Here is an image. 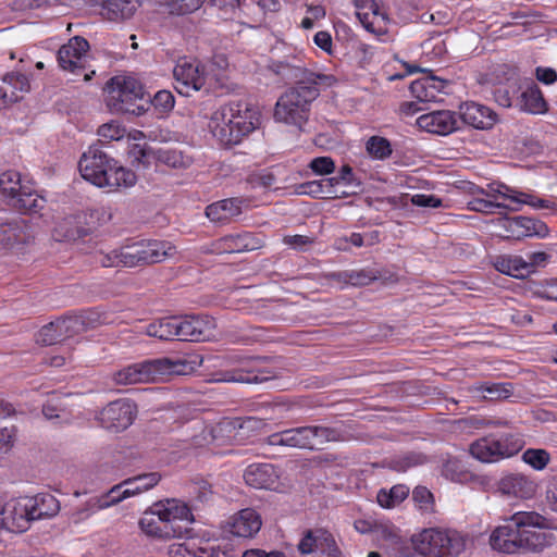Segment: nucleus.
<instances>
[{
    "instance_id": "1",
    "label": "nucleus",
    "mask_w": 557,
    "mask_h": 557,
    "mask_svg": "<svg viewBox=\"0 0 557 557\" xmlns=\"http://www.w3.org/2000/svg\"><path fill=\"white\" fill-rule=\"evenodd\" d=\"M334 82L335 77L332 75L309 74L307 81L298 82L277 99L274 120L304 132L310 116L311 104L320 95L318 86H331Z\"/></svg>"
},
{
    "instance_id": "2",
    "label": "nucleus",
    "mask_w": 557,
    "mask_h": 557,
    "mask_svg": "<svg viewBox=\"0 0 557 557\" xmlns=\"http://www.w3.org/2000/svg\"><path fill=\"white\" fill-rule=\"evenodd\" d=\"M260 124V112L243 100H232L216 109L210 119L209 128L221 145H238Z\"/></svg>"
},
{
    "instance_id": "3",
    "label": "nucleus",
    "mask_w": 557,
    "mask_h": 557,
    "mask_svg": "<svg viewBox=\"0 0 557 557\" xmlns=\"http://www.w3.org/2000/svg\"><path fill=\"white\" fill-rule=\"evenodd\" d=\"M78 169L84 180L100 188L116 190L136 184V174L109 157L97 146H90L81 157Z\"/></svg>"
},
{
    "instance_id": "4",
    "label": "nucleus",
    "mask_w": 557,
    "mask_h": 557,
    "mask_svg": "<svg viewBox=\"0 0 557 557\" xmlns=\"http://www.w3.org/2000/svg\"><path fill=\"white\" fill-rule=\"evenodd\" d=\"M174 253L175 247L169 242L140 240L108 252L99 251L95 255V261L103 268H133L161 262Z\"/></svg>"
},
{
    "instance_id": "5",
    "label": "nucleus",
    "mask_w": 557,
    "mask_h": 557,
    "mask_svg": "<svg viewBox=\"0 0 557 557\" xmlns=\"http://www.w3.org/2000/svg\"><path fill=\"white\" fill-rule=\"evenodd\" d=\"M471 193L475 196V198L469 201L468 206L471 210L478 212H491L494 208L509 207L508 205L495 203L492 200L481 198V196L496 197V195L512 202L515 205L513 207H511L512 210H520L522 205H527L534 210H553L556 208L555 202H553L549 199L541 198L532 193H524L517 189H512L506 185H498L497 188H494L491 185L490 191H486L481 187L474 186L471 189Z\"/></svg>"
},
{
    "instance_id": "6",
    "label": "nucleus",
    "mask_w": 557,
    "mask_h": 557,
    "mask_svg": "<svg viewBox=\"0 0 557 557\" xmlns=\"http://www.w3.org/2000/svg\"><path fill=\"white\" fill-rule=\"evenodd\" d=\"M144 87L133 76H114L106 88V103L112 113L141 115L146 109L138 103L144 98Z\"/></svg>"
},
{
    "instance_id": "7",
    "label": "nucleus",
    "mask_w": 557,
    "mask_h": 557,
    "mask_svg": "<svg viewBox=\"0 0 557 557\" xmlns=\"http://www.w3.org/2000/svg\"><path fill=\"white\" fill-rule=\"evenodd\" d=\"M509 521L519 528L520 552H542L555 541L554 534L545 531L549 520L539 512L518 511Z\"/></svg>"
},
{
    "instance_id": "8",
    "label": "nucleus",
    "mask_w": 557,
    "mask_h": 557,
    "mask_svg": "<svg viewBox=\"0 0 557 557\" xmlns=\"http://www.w3.org/2000/svg\"><path fill=\"white\" fill-rule=\"evenodd\" d=\"M412 542L414 549L425 557L458 556L466 548V539L454 530L425 529Z\"/></svg>"
},
{
    "instance_id": "9",
    "label": "nucleus",
    "mask_w": 557,
    "mask_h": 557,
    "mask_svg": "<svg viewBox=\"0 0 557 557\" xmlns=\"http://www.w3.org/2000/svg\"><path fill=\"white\" fill-rule=\"evenodd\" d=\"M336 430L325 426H300L273 433L267 437L271 446H285L301 449H317L321 445L337 441Z\"/></svg>"
},
{
    "instance_id": "10",
    "label": "nucleus",
    "mask_w": 557,
    "mask_h": 557,
    "mask_svg": "<svg viewBox=\"0 0 557 557\" xmlns=\"http://www.w3.org/2000/svg\"><path fill=\"white\" fill-rule=\"evenodd\" d=\"M523 438L516 433L490 434L474 441L469 451L481 462L493 463L517 455L524 446Z\"/></svg>"
},
{
    "instance_id": "11",
    "label": "nucleus",
    "mask_w": 557,
    "mask_h": 557,
    "mask_svg": "<svg viewBox=\"0 0 557 557\" xmlns=\"http://www.w3.org/2000/svg\"><path fill=\"white\" fill-rule=\"evenodd\" d=\"M261 421L259 419L249 417L242 422L222 420L209 426L212 453L224 454L231 446L246 444L251 436V432L257 429Z\"/></svg>"
},
{
    "instance_id": "12",
    "label": "nucleus",
    "mask_w": 557,
    "mask_h": 557,
    "mask_svg": "<svg viewBox=\"0 0 557 557\" xmlns=\"http://www.w3.org/2000/svg\"><path fill=\"white\" fill-rule=\"evenodd\" d=\"M537 480L523 472H506L495 483V495L511 504L533 499L539 491Z\"/></svg>"
},
{
    "instance_id": "13",
    "label": "nucleus",
    "mask_w": 557,
    "mask_h": 557,
    "mask_svg": "<svg viewBox=\"0 0 557 557\" xmlns=\"http://www.w3.org/2000/svg\"><path fill=\"white\" fill-rule=\"evenodd\" d=\"M89 44L81 37L75 36L63 45L58 51V63L63 71L74 75L83 74L84 81L88 82L95 75V71L86 72Z\"/></svg>"
},
{
    "instance_id": "14",
    "label": "nucleus",
    "mask_w": 557,
    "mask_h": 557,
    "mask_svg": "<svg viewBox=\"0 0 557 557\" xmlns=\"http://www.w3.org/2000/svg\"><path fill=\"white\" fill-rule=\"evenodd\" d=\"M173 75L176 82V90L185 96H189L190 91L200 90L207 78L205 65L198 60L187 58L178 60L173 70Z\"/></svg>"
},
{
    "instance_id": "15",
    "label": "nucleus",
    "mask_w": 557,
    "mask_h": 557,
    "mask_svg": "<svg viewBox=\"0 0 557 557\" xmlns=\"http://www.w3.org/2000/svg\"><path fill=\"white\" fill-rule=\"evenodd\" d=\"M2 530L10 532H24L33 521L32 504L29 496L9 499L3 506L0 505Z\"/></svg>"
},
{
    "instance_id": "16",
    "label": "nucleus",
    "mask_w": 557,
    "mask_h": 557,
    "mask_svg": "<svg viewBox=\"0 0 557 557\" xmlns=\"http://www.w3.org/2000/svg\"><path fill=\"white\" fill-rule=\"evenodd\" d=\"M132 153L144 166H148L152 160L160 165L176 170L187 169L191 164V158L176 149H152L147 146H135Z\"/></svg>"
},
{
    "instance_id": "17",
    "label": "nucleus",
    "mask_w": 557,
    "mask_h": 557,
    "mask_svg": "<svg viewBox=\"0 0 557 557\" xmlns=\"http://www.w3.org/2000/svg\"><path fill=\"white\" fill-rule=\"evenodd\" d=\"M83 327L84 319L82 315L60 318L44 325L37 333L36 342L41 345H54L77 334Z\"/></svg>"
},
{
    "instance_id": "18",
    "label": "nucleus",
    "mask_w": 557,
    "mask_h": 557,
    "mask_svg": "<svg viewBox=\"0 0 557 557\" xmlns=\"http://www.w3.org/2000/svg\"><path fill=\"white\" fill-rule=\"evenodd\" d=\"M215 321L209 315L177 317V339L206 342L214 337Z\"/></svg>"
},
{
    "instance_id": "19",
    "label": "nucleus",
    "mask_w": 557,
    "mask_h": 557,
    "mask_svg": "<svg viewBox=\"0 0 557 557\" xmlns=\"http://www.w3.org/2000/svg\"><path fill=\"white\" fill-rule=\"evenodd\" d=\"M136 407L128 400H116L103 408L97 419L102 428L121 432L127 429L134 421Z\"/></svg>"
},
{
    "instance_id": "20",
    "label": "nucleus",
    "mask_w": 557,
    "mask_h": 557,
    "mask_svg": "<svg viewBox=\"0 0 557 557\" xmlns=\"http://www.w3.org/2000/svg\"><path fill=\"white\" fill-rule=\"evenodd\" d=\"M33 239L29 226L23 218L10 216L0 222V246L4 250H21Z\"/></svg>"
},
{
    "instance_id": "21",
    "label": "nucleus",
    "mask_w": 557,
    "mask_h": 557,
    "mask_svg": "<svg viewBox=\"0 0 557 557\" xmlns=\"http://www.w3.org/2000/svg\"><path fill=\"white\" fill-rule=\"evenodd\" d=\"M140 531L148 537L159 541H170L182 537L186 531L183 527H170L157 511L149 506L138 521Z\"/></svg>"
},
{
    "instance_id": "22",
    "label": "nucleus",
    "mask_w": 557,
    "mask_h": 557,
    "mask_svg": "<svg viewBox=\"0 0 557 557\" xmlns=\"http://www.w3.org/2000/svg\"><path fill=\"white\" fill-rule=\"evenodd\" d=\"M354 4L358 20L369 33L377 36L387 33L388 15L375 0H354Z\"/></svg>"
},
{
    "instance_id": "23",
    "label": "nucleus",
    "mask_w": 557,
    "mask_h": 557,
    "mask_svg": "<svg viewBox=\"0 0 557 557\" xmlns=\"http://www.w3.org/2000/svg\"><path fill=\"white\" fill-rule=\"evenodd\" d=\"M499 225L506 232V237L515 239L529 236L544 238L549 233L544 222L527 216L505 218L499 221Z\"/></svg>"
},
{
    "instance_id": "24",
    "label": "nucleus",
    "mask_w": 557,
    "mask_h": 557,
    "mask_svg": "<svg viewBox=\"0 0 557 557\" xmlns=\"http://www.w3.org/2000/svg\"><path fill=\"white\" fill-rule=\"evenodd\" d=\"M151 507L170 527H182L181 522L191 524L195 521L190 507L182 499L165 498L153 503Z\"/></svg>"
},
{
    "instance_id": "25",
    "label": "nucleus",
    "mask_w": 557,
    "mask_h": 557,
    "mask_svg": "<svg viewBox=\"0 0 557 557\" xmlns=\"http://www.w3.org/2000/svg\"><path fill=\"white\" fill-rule=\"evenodd\" d=\"M112 379L117 385L141 384L158 381L154 359L128 364L114 372Z\"/></svg>"
},
{
    "instance_id": "26",
    "label": "nucleus",
    "mask_w": 557,
    "mask_h": 557,
    "mask_svg": "<svg viewBox=\"0 0 557 557\" xmlns=\"http://www.w3.org/2000/svg\"><path fill=\"white\" fill-rule=\"evenodd\" d=\"M417 124L429 133L445 136L458 129L459 117L456 112L449 110L433 111L420 115Z\"/></svg>"
},
{
    "instance_id": "27",
    "label": "nucleus",
    "mask_w": 557,
    "mask_h": 557,
    "mask_svg": "<svg viewBox=\"0 0 557 557\" xmlns=\"http://www.w3.org/2000/svg\"><path fill=\"white\" fill-rule=\"evenodd\" d=\"M157 379L163 380L171 375H187L194 372L202 363L199 355H189L176 358L154 359Z\"/></svg>"
},
{
    "instance_id": "28",
    "label": "nucleus",
    "mask_w": 557,
    "mask_h": 557,
    "mask_svg": "<svg viewBox=\"0 0 557 557\" xmlns=\"http://www.w3.org/2000/svg\"><path fill=\"white\" fill-rule=\"evenodd\" d=\"M262 242L251 233L231 234L214 240L211 251L214 253H238L259 249Z\"/></svg>"
},
{
    "instance_id": "29",
    "label": "nucleus",
    "mask_w": 557,
    "mask_h": 557,
    "mask_svg": "<svg viewBox=\"0 0 557 557\" xmlns=\"http://www.w3.org/2000/svg\"><path fill=\"white\" fill-rule=\"evenodd\" d=\"M260 359L240 360L238 368L220 373L215 381L242 383H261L268 381L271 376L260 369Z\"/></svg>"
},
{
    "instance_id": "30",
    "label": "nucleus",
    "mask_w": 557,
    "mask_h": 557,
    "mask_svg": "<svg viewBox=\"0 0 557 557\" xmlns=\"http://www.w3.org/2000/svg\"><path fill=\"white\" fill-rule=\"evenodd\" d=\"M449 83L436 76H424L411 83L410 92L419 102L441 101L442 95L447 94Z\"/></svg>"
},
{
    "instance_id": "31",
    "label": "nucleus",
    "mask_w": 557,
    "mask_h": 557,
    "mask_svg": "<svg viewBox=\"0 0 557 557\" xmlns=\"http://www.w3.org/2000/svg\"><path fill=\"white\" fill-rule=\"evenodd\" d=\"M458 117L478 129H490L497 121V115L491 108L472 101L460 106Z\"/></svg>"
},
{
    "instance_id": "32",
    "label": "nucleus",
    "mask_w": 557,
    "mask_h": 557,
    "mask_svg": "<svg viewBox=\"0 0 557 557\" xmlns=\"http://www.w3.org/2000/svg\"><path fill=\"white\" fill-rule=\"evenodd\" d=\"M280 474L271 463H252L244 472L245 482L255 488H275L278 484Z\"/></svg>"
},
{
    "instance_id": "33",
    "label": "nucleus",
    "mask_w": 557,
    "mask_h": 557,
    "mask_svg": "<svg viewBox=\"0 0 557 557\" xmlns=\"http://www.w3.org/2000/svg\"><path fill=\"white\" fill-rule=\"evenodd\" d=\"M493 549L504 554L520 553L519 528L512 522L497 527L490 536Z\"/></svg>"
},
{
    "instance_id": "34",
    "label": "nucleus",
    "mask_w": 557,
    "mask_h": 557,
    "mask_svg": "<svg viewBox=\"0 0 557 557\" xmlns=\"http://www.w3.org/2000/svg\"><path fill=\"white\" fill-rule=\"evenodd\" d=\"M262 521L259 513L246 508L235 515L228 523V531L238 537H252L261 528Z\"/></svg>"
},
{
    "instance_id": "35",
    "label": "nucleus",
    "mask_w": 557,
    "mask_h": 557,
    "mask_svg": "<svg viewBox=\"0 0 557 557\" xmlns=\"http://www.w3.org/2000/svg\"><path fill=\"white\" fill-rule=\"evenodd\" d=\"M140 4V0H103L100 14L106 20L121 22L131 18Z\"/></svg>"
},
{
    "instance_id": "36",
    "label": "nucleus",
    "mask_w": 557,
    "mask_h": 557,
    "mask_svg": "<svg viewBox=\"0 0 557 557\" xmlns=\"http://www.w3.org/2000/svg\"><path fill=\"white\" fill-rule=\"evenodd\" d=\"M243 200L227 198L215 201L206 208V215L212 222L225 223L242 214Z\"/></svg>"
},
{
    "instance_id": "37",
    "label": "nucleus",
    "mask_w": 557,
    "mask_h": 557,
    "mask_svg": "<svg viewBox=\"0 0 557 557\" xmlns=\"http://www.w3.org/2000/svg\"><path fill=\"white\" fill-rule=\"evenodd\" d=\"M518 106L521 111L530 114H544L548 110L541 89L535 84L529 85L520 95Z\"/></svg>"
},
{
    "instance_id": "38",
    "label": "nucleus",
    "mask_w": 557,
    "mask_h": 557,
    "mask_svg": "<svg viewBox=\"0 0 557 557\" xmlns=\"http://www.w3.org/2000/svg\"><path fill=\"white\" fill-rule=\"evenodd\" d=\"M29 185V182L23 181L21 174L14 170H8L0 174V193L11 205L22 193V189Z\"/></svg>"
},
{
    "instance_id": "39",
    "label": "nucleus",
    "mask_w": 557,
    "mask_h": 557,
    "mask_svg": "<svg viewBox=\"0 0 557 557\" xmlns=\"http://www.w3.org/2000/svg\"><path fill=\"white\" fill-rule=\"evenodd\" d=\"M33 521L54 517L60 510L59 500L51 494L30 497Z\"/></svg>"
},
{
    "instance_id": "40",
    "label": "nucleus",
    "mask_w": 557,
    "mask_h": 557,
    "mask_svg": "<svg viewBox=\"0 0 557 557\" xmlns=\"http://www.w3.org/2000/svg\"><path fill=\"white\" fill-rule=\"evenodd\" d=\"M45 203V198L37 195L29 184L10 206L23 213H38L44 209Z\"/></svg>"
},
{
    "instance_id": "41",
    "label": "nucleus",
    "mask_w": 557,
    "mask_h": 557,
    "mask_svg": "<svg viewBox=\"0 0 557 557\" xmlns=\"http://www.w3.org/2000/svg\"><path fill=\"white\" fill-rule=\"evenodd\" d=\"M493 264L498 272L512 277H523L528 274L527 261L520 256H498L495 258Z\"/></svg>"
},
{
    "instance_id": "42",
    "label": "nucleus",
    "mask_w": 557,
    "mask_h": 557,
    "mask_svg": "<svg viewBox=\"0 0 557 557\" xmlns=\"http://www.w3.org/2000/svg\"><path fill=\"white\" fill-rule=\"evenodd\" d=\"M145 334L160 341L177 338V317L158 319L145 329Z\"/></svg>"
},
{
    "instance_id": "43",
    "label": "nucleus",
    "mask_w": 557,
    "mask_h": 557,
    "mask_svg": "<svg viewBox=\"0 0 557 557\" xmlns=\"http://www.w3.org/2000/svg\"><path fill=\"white\" fill-rule=\"evenodd\" d=\"M469 392L473 396L482 395L485 399L496 400L500 398H508L512 393V387L510 383L483 382L470 386Z\"/></svg>"
},
{
    "instance_id": "44",
    "label": "nucleus",
    "mask_w": 557,
    "mask_h": 557,
    "mask_svg": "<svg viewBox=\"0 0 557 557\" xmlns=\"http://www.w3.org/2000/svg\"><path fill=\"white\" fill-rule=\"evenodd\" d=\"M3 87L1 90L3 91V96L8 97L10 100H17V92H26L30 88L28 77L20 72H11L4 75Z\"/></svg>"
},
{
    "instance_id": "45",
    "label": "nucleus",
    "mask_w": 557,
    "mask_h": 557,
    "mask_svg": "<svg viewBox=\"0 0 557 557\" xmlns=\"http://www.w3.org/2000/svg\"><path fill=\"white\" fill-rule=\"evenodd\" d=\"M269 70L287 82L307 81L306 71L300 64L289 63L287 61H272Z\"/></svg>"
},
{
    "instance_id": "46",
    "label": "nucleus",
    "mask_w": 557,
    "mask_h": 557,
    "mask_svg": "<svg viewBox=\"0 0 557 557\" xmlns=\"http://www.w3.org/2000/svg\"><path fill=\"white\" fill-rule=\"evenodd\" d=\"M161 480L158 472H149L125 480L126 494L135 496L154 487Z\"/></svg>"
},
{
    "instance_id": "47",
    "label": "nucleus",
    "mask_w": 557,
    "mask_h": 557,
    "mask_svg": "<svg viewBox=\"0 0 557 557\" xmlns=\"http://www.w3.org/2000/svg\"><path fill=\"white\" fill-rule=\"evenodd\" d=\"M409 495V487L404 484H397L389 490H380L376 500L382 508H394L401 504Z\"/></svg>"
},
{
    "instance_id": "48",
    "label": "nucleus",
    "mask_w": 557,
    "mask_h": 557,
    "mask_svg": "<svg viewBox=\"0 0 557 557\" xmlns=\"http://www.w3.org/2000/svg\"><path fill=\"white\" fill-rule=\"evenodd\" d=\"M207 0H165L161 3L170 15L186 16L199 11Z\"/></svg>"
},
{
    "instance_id": "49",
    "label": "nucleus",
    "mask_w": 557,
    "mask_h": 557,
    "mask_svg": "<svg viewBox=\"0 0 557 557\" xmlns=\"http://www.w3.org/2000/svg\"><path fill=\"white\" fill-rule=\"evenodd\" d=\"M442 474L451 482L463 483L471 476L462 461L456 458L447 459L442 467Z\"/></svg>"
},
{
    "instance_id": "50",
    "label": "nucleus",
    "mask_w": 557,
    "mask_h": 557,
    "mask_svg": "<svg viewBox=\"0 0 557 557\" xmlns=\"http://www.w3.org/2000/svg\"><path fill=\"white\" fill-rule=\"evenodd\" d=\"M366 150L371 158L376 160L387 159L393 152L389 140L381 136H371L366 143Z\"/></svg>"
},
{
    "instance_id": "51",
    "label": "nucleus",
    "mask_w": 557,
    "mask_h": 557,
    "mask_svg": "<svg viewBox=\"0 0 557 557\" xmlns=\"http://www.w3.org/2000/svg\"><path fill=\"white\" fill-rule=\"evenodd\" d=\"M521 459L532 469L542 471L549 463L550 454L542 448H528L523 451Z\"/></svg>"
},
{
    "instance_id": "52",
    "label": "nucleus",
    "mask_w": 557,
    "mask_h": 557,
    "mask_svg": "<svg viewBox=\"0 0 557 557\" xmlns=\"http://www.w3.org/2000/svg\"><path fill=\"white\" fill-rule=\"evenodd\" d=\"M426 461V456L420 453H407L397 456L389 461V468L397 472H405L408 469L423 465Z\"/></svg>"
},
{
    "instance_id": "53",
    "label": "nucleus",
    "mask_w": 557,
    "mask_h": 557,
    "mask_svg": "<svg viewBox=\"0 0 557 557\" xmlns=\"http://www.w3.org/2000/svg\"><path fill=\"white\" fill-rule=\"evenodd\" d=\"M184 546L191 557H227L224 550L209 542L198 546H196L194 543H188Z\"/></svg>"
},
{
    "instance_id": "54",
    "label": "nucleus",
    "mask_w": 557,
    "mask_h": 557,
    "mask_svg": "<svg viewBox=\"0 0 557 557\" xmlns=\"http://www.w3.org/2000/svg\"><path fill=\"white\" fill-rule=\"evenodd\" d=\"M128 497H132V495L126 494L125 481H123L121 484L113 486L98 500L99 508L110 507Z\"/></svg>"
},
{
    "instance_id": "55",
    "label": "nucleus",
    "mask_w": 557,
    "mask_h": 557,
    "mask_svg": "<svg viewBox=\"0 0 557 557\" xmlns=\"http://www.w3.org/2000/svg\"><path fill=\"white\" fill-rule=\"evenodd\" d=\"M317 552L330 557L334 556L337 552L335 540L329 531L323 529L317 530Z\"/></svg>"
},
{
    "instance_id": "56",
    "label": "nucleus",
    "mask_w": 557,
    "mask_h": 557,
    "mask_svg": "<svg viewBox=\"0 0 557 557\" xmlns=\"http://www.w3.org/2000/svg\"><path fill=\"white\" fill-rule=\"evenodd\" d=\"M412 498L420 510L432 512L434 510L433 494L425 486H417L412 491Z\"/></svg>"
},
{
    "instance_id": "57",
    "label": "nucleus",
    "mask_w": 557,
    "mask_h": 557,
    "mask_svg": "<svg viewBox=\"0 0 557 557\" xmlns=\"http://www.w3.org/2000/svg\"><path fill=\"white\" fill-rule=\"evenodd\" d=\"M325 184H326L327 187H333V186L338 185V184H344V185H347V186H351V185H356L357 186L360 183L355 177L352 168L349 164H344L341 168V170L338 172V175L335 176V177L326 178L325 180Z\"/></svg>"
},
{
    "instance_id": "58",
    "label": "nucleus",
    "mask_w": 557,
    "mask_h": 557,
    "mask_svg": "<svg viewBox=\"0 0 557 557\" xmlns=\"http://www.w3.org/2000/svg\"><path fill=\"white\" fill-rule=\"evenodd\" d=\"M125 128L116 121H111L98 128V135L106 140H121L125 136Z\"/></svg>"
},
{
    "instance_id": "59",
    "label": "nucleus",
    "mask_w": 557,
    "mask_h": 557,
    "mask_svg": "<svg viewBox=\"0 0 557 557\" xmlns=\"http://www.w3.org/2000/svg\"><path fill=\"white\" fill-rule=\"evenodd\" d=\"M307 15L301 20L300 27L304 29H311L314 27L315 22L321 21L325 17V9L324 7L317 4L307 5Z\"/></svg>"
},
{
    "instance_id": "60",
    "label": "nucleus",
    "mask_w": 557,
    "mask_h": 557,
    "mask_svg": "<svg viewBox=\"0 0 557 557\" xmlns=\"http://www.w3.org/2000/svg\"><path fill=\"white\" fill-rule=\"evenodd\" d=\"M347 276L351 286H366L377 278V273L368 269L349 270Z\"/></svg>"
},
{
    "instance_id": "61",
    "label": "nucleus",
    "mask_w": 557,
    "mask_h": 557,
    "mask_svg": "<svg viewBox=\"0 0 557 557\" xmlns=\"http://www.w3.org/2000/svg\"><path fill=\"white\" fill-rule=\"evenodd\" d=\"M308 166L315 175H329L335 171V162L331 157L313 158Z\"/></svg>"
},
{
    "instance_id": "62",
    "label": "nucleus",
    "mask_w": 557,
    "mask_h": 557,
    "mask_svg": "<svg viewBox=\"0 0 557 557\" xmlns=\"http://www.w3.org/2000/svg\"><path fill=\"white\" fill-rule=\"evenodd\" d=\"M156 110L162 113L170 112L174 108V96L169 90H159L151 100Z\"/></svg>"
},
{
    "instance_id": "63",
    "label": "nucleus",
    "mask_w": 557,
    "mask_h": 557,
    "mask_svg": "<svg viewBox=\"0 0 557 557\" xmlns=\"http://www.w3.org/2000/svg\"><path fill=\"white\" fill-rule=\"evenodd\" d=\"M490 75L491 77L487 79L488 83L502 85L505 82L511 79V77L515 75V71L506 64H499L493 69Z\"/></svg>"
},
{
    "instance_id": "64",
    "label": "nucleus",
    "mask_w": 557,
    "mask_h": 557,
    "mask_svg": "<svg viewBox=\"0 0 557 557\" xmlns=\"http://www.w3.org/2000/svg\"><path fill=\"white\" fill-rule=\"evenodd\" d=\"M53 235L57 240L74 239L78 235V228L72 225V220H65L54 228Z\"/></svg>"
}]
</instances>
